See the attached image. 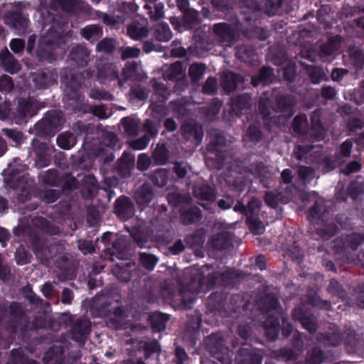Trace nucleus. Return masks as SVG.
Wrapping results in <instances>:
<instances>
[{
  "mask_svg": "<svg viewBox=\"0 0 364 364\" xmlns=\"http://www.w3.org/2000/svg\"><path fill=\"white\" fill-rule=\"evenodd\" d=\"M10 360L14 364H34L35 363L28 360L21 348H15L11 351Z\"/></svg>",
  "mask_w": 364,
  "mask_h": 364,
  "instance_id": "64",
  "label": "nucleus"
},
{
  "mask_svg": "<svg viewBox=\"0 0 364 364\" xmlns=\"http://www.w3.org/2000/svg\"><path fill=\"white\" fill-rule=\"evenodd\" d=\"M60 176L56 169H49L43 174L42 182L50 186L60 187Z\"/></svg>",
  "mask_w": 364,
  "mask_h": 364,
  "instance_id": "58",
  "label": "nucleus"
},
{
  "mask_svg": "<svg viewBox=\"0 0 364 364\" xmlns=\"http://www.w3.org/2000/svg\"><path fill=\"white\" fill-rule=\"evenodd\" d=\"M308 120L306 114H298L292 121L293 131L304 136L309 135V131L307 130Z\"/></svg>",
  "mask_w": 364,
  "mask_h": 364,
  "instance_id": "46",
  "label": "nucleus"
},
{
  "mask_svg": "<svg viewBox=\"0 0 364 364\" xmlns=\"http://www.w3.org/2000/svg\"><path fill=\"white\" fill-rule=\"evenodd\" d=\"M32 255L23 245H19L15 252L14 259L18 265H25L31 262Z\"/></svg>",
  "mask_w": 364,
  "mask_h": 364,
  "instance_id": "53",
  "label": "nucleus"
},
{
  "mask_svg": "<svg viewBox=\"0 0 364 364\" xmlns=\"http://www.w3.org/2000/svg\"><path fill=\"white\" fill-rule=\"evenodd\" d=\"M58 73L53 68H44L32 74V81L37 89H47L57 82Z\"/></svg>",
  "mask_w": 364,
  "mask_h": 364,
  "instance_id": "14",
  "label": "nucleus"
},
{
  "mask_svg": "<svg viewBox=\"0 0 364 364\" xmlns=\"http://www.w3.org/2000/svg\"><path fill=\"white\" fill-rule=\"evenodd\" d=\"M4 21L18 34L25 33L30 22L28 15L24 14L21 11L7 12L4 15Z\"/></svg>",
  "mask_w": 364,
  "mask_h": 364,
  "instance_id": "17",
  "label": "nucleus"
},
{
  "mask_svg": "<svg viewBox=\"0 0 364 364\" xmlns=\"http://www.w3.org/2000/svg\"><path fill=\"white\" fill-rule=\"evenodd\" d=\"M329 294L338 297L341 301H345L348 299V294L343 289L342 284L336 279H331L327 287Z\"/></svg>",
  "mask_w": 364,
  "mask_h": 364,
  "instance_id": "45",
  "label": "nucleus"
},
{
  "mask_svg": "<svg viewBox=\"0 0 364 364\" xmlns=\"http://www.w3.org/2000/svg\"><path fill=\"white\" fill-rule=\"evenodd\" d=\"M161 350V345L157 340L146 342L144 346L145 360H148L151 358H156L158 359Z\"/></svg>",
  "mask_w": 364,
  "mask_h": 364,
  "instance_id": "52",
  "label": "nucleus"
},
{
  "mask_svg": "<svg viewBox=\"0 0 364 364\" xmlns=\"http://www.w3.org/2000/svg\"><path fill=\"white\" fill-rule=\"evenodd\" d=\"M168 177L169 173L168 170L165 168H158L150 174L149 179L154 186L162 188L167 184Z\"/></svg>",
  "mask_w": 364,
  "mask_h": 364,
  "instance_id": "43",
  "label": "nucleus"
},
{
  "mask_svg": "<svg viewBox=\"0 0 364 364\" xmlns=\"http://www.w3.org/2000/svg\"><path fill=\"white\" fill-rule=\"evenodd\" d=\"M225 144V139L220 134L216 135L213 141L207 146V150L213 154L215 157H207L206 164L215 169H220L225 162V155L219 149Z\"/></svg>",
  "mask_w": 364,
  "mask_h": 364,
  "instance_id": "10",
  "label": "nucleus"
},
{
  "mask_svg": "<svg viewBox=\"0 0 364 364\" xmlns=\"http://www.w3.org/2000/svg\"><path fill=\"white\" fill-rule=\"evenodd\" d=\"M69 105L72 107L73 112L75 114H87L90 112V105L86 102L84 95L80 96L77 99L69 100Z\"/></svg>",
  "mask_w": 364,
  "mask_h": 364,
  "instance_id": "47",
  "label": "nucleus"
},
{
  "mask_svg": "<svg viewBox=\"0 0 364 364\" xmlns=\"http://www.w3.org/2000/svg\"><path fill=\"white\" fill-rule=\"evenodd\" d=\"M264 328L267 338L272 341H276L280 331L279 315L268 316L264 321Z\"/></svg>",
  "mask_w": 364,
  "mask_h": 364,
  "instance_id": "28",
  "label": "nucleus"
},
{
  "mask_svg": "<svg viewBox=\"0 0 364 364\" xmlns=\"http://www.w3.org/2000/svg\"><path fill=\"white\" fill-rule=\"evenodd\" d=\"M200 23L198 14L194 10L188 11L183 14L181 23L187 30L194 28Z\"/></svg>",
  "mask_w": 364,
  "mask_h": 364,
  "instance_id": "49",
  "label": "nucleus"
},
{
  "mask_svg": "<svg viewBox=\"0 0 364 364\" xmlns=\"http://www.w3.org/2000/svg\"><path fill=\"white\" fill-rule=\"evenodd\" d=\"M116 50V41L112 38H105L96 46V51L106 54H112Z\"/></svg>",
  "mask_w": 364,
  "mask_h": 364,
  "instance_id": "56",
  "label": "nucleus"
},
{
  "mask_svg": "<svg viewBox=\"0 0 364 364\" xmlns=\"http://www.w3.org/2000/svg\"><path fill=\"white\" fill-rule=\"evenodd\" d=\"M181 136L188 141L199 145L203 138V126L193 120L184 122L180 128Z\"/></svg>",
  "mask_w": 364,
  "mask_h": 364,
  "instance_id": "13",
  "label": "nucleus"
},
{
  "mask_svg": "<svg viewBox=\"0 0 364 364\" xmlns=\"http://www.w3.org/2000/svg\"><path fill=\"white\" fill-rule=\"evenodd\" d=\"M318 343L327 346H338L341 343L342 338L339 333H319L317 336Z\"/></svg>",
  "mask_w": 364,
  "mask_h": 364,
  "instance_id": "44",
  "label": "nucleus"
},
{
  "mask_svg": "<svg viewBox=\"0 0 364 364\" xmlns=\"http://www.w3.org/2000/svg\"><path fill=\"white\" fill-rule=\"evenodd\" d=\"M9 318L6 323L7 330L12 333L18 331H28L30 326V318L26 314L21 304L13 301L9 306Z\"/></svg>",
  "mask_w": 364,
  "mask_h": 364,
  "instance_id": "6",
  "label": "nucleus"
},
{
  "mask_svg": "<svg viewBox=\"0 0 364 364\" xmlns=\"http://www.w3.org/2000/svg\"><path fill=\"white\" fill-rule=\"evenodd\" d=\"M323 359V353L318 347H314L307 353L304 361H299L296 364H321Z\"/></svg>",
  "mask_w": 364,
  "mask_h": 364,
  "instance_id": "55",
  "label": "nucleus"
},
{
  "mask_svg": "<svg viewBox=\"0 0 364 364\" xmlns=\"http://www.w3.org/2000/svg\"><path fill=\"white\" fill-rule=\"evenodd\" d=\"M134 163V159L129 157L126 152H124L122 157L118 160L114 171L120 177L127 178L131 175Z\"/></svg>",
  "mask_w": 364,
  "mask_h": 364,
  "instance_id": "31",
  "label": "nucleus"
},
{
  "mask_svg": "<svg viewBox=\"0 0 364 364\" xmlns=\"http://www.w3.org/2000/svg\"><path fill=\"white\" fill-rule=\"evenodd\" d=\"M294 321H299L310 334H314L318 328L317 318L303 306L295 308L291 312Z\"/></svg>",
  "mask_w": 364,
  "mask_h": 364,
  "instance_id": "12",
  "label": "nucleus"
},
{
  "mask_svg": "<svg viewBox=\"0 0 364 364\" xmlns=\"http://www.w3.org/2000/svg\"><path fill=\"white\" fill-rule=\"evenodd\" d=\"M207 351L222 364H232L233 352L225 343L220 333H211L204 339Z\"/></svg>",
  "mask_w": 364,
  "mask_h": 364,
  "instance_id": "4",
  "label": "nucleus"
},
{
  "mask_svg": "<svg viewBox=\"0 0 364 364\" xmlns=\"http://www.w3.org/2000/svg\"><path fill=\"white\" fill-rule=\"evenodd\" d=\"M311 129L309 135L318 140L323 135V124L320 119L318 110L313 112L310 117Z\"/></svg>",
  "mask_w": 364,
  "mask_h": 364,
  "instance_id": "41",
  "label": "nucleus"
},
{
  "mask_svg": "<svg viewBox=\"0 0 364 364\" xmlns=\"http://www.w3.org/2000/svg\"><path fill=\"white\" fill-rule=\"evenodd\" d=\"M66 79L67 77L65 78L64 82L65 84V92L68 100L77 99L80 96H82L80 83L77 77L71 75L70 80H66Z\"/></svg>",
  "mask_w": 364,
  "mask_h": 364,
  "instance_id": "35",
  "label": "nucleus"
},
{
  "mask_svg": "<svg viewBox=\"0 0 364 364\" xmlns=\"http://www.w3.org/2000/svg\"><path fill=\"white\" fill-rule=\"evenodd\" d=\"M92 323L89 318L80 316L71 322L69 333L77 342L83 341L91 332Z\"/></svg>",
  "mask_w": 364,
  "mask_h": 364,
  "instance_id": "16",
  "label": "nucleus"
},
{
  "mask_svg": "<svg viewBox=\"0 0 364 364\" xmlns=\"http://www.w3.org/2000/svg\"><path fill=\"white\" fill-rule=\"evenodd\" d=\"M168 320L169 315L161 312H154L149 317L151 330L154 333L165 330Z\"/></svg>",
  "mask_w": 364,
  "mask_h": 364,
  "instance_id": "38",
  "label": "nucleus"
},
{
  "mask_svg": "<svg viewBox=\"0 0 364 364\" xmlns=\"http://www.w3.org/2000/svg\"><path fill=\"white\" fill-rule=\"evenodd\" d=\"M178 212L181 223L185 225L198 223L203 218L202 210L198 206L191 204L181 205Z\"/></svg>",
  "mask_w": 364,
  "mask_h": 364,
  "instance_id": "21",
  "label": "nucleus"
},
{
  "mask_svg": "<svg viewBox=\"0 0 364 364\" xmlns=\"http://www.w3.org/2000/svg\"><path fill=\"white\" fill-rule=\"evenodd\" d=\"M77 179L70 173H65L60 176V187L64 191H71L77 188Z\"/></svg>",
  "mask_w": 364,
  "mask_h": 364,
  "instance_id": "60",
  "label": "nucleus"
},
{
  "mask_svg": "<svg viewBox=\"0 0 364 364\" xmlns=\"http://www.w3.org/2000/svg\"><path fill=\"white\" fill-rule=\"evenodd\" d=\"M44 27L49 26L38 44L36 57L41 62L53 63L56 60V48L65 45V22L50 11L43 13Z\"/></svg>",
  "mask_w": 364,
  "mask_h": 364,
  "instance_id": "1",
  "label": "nucleus"
},
{
  "mask_svg": "<svg viewBox=\"0 0 364 364\" xmlns=\"http://www.w3.org/2000/svg\"><path fill=\"white\" fill-rule=\"evenodd\" d=\"M30 241L33 253L42 262L53 259L52 252L55 247L48 246L43 239L36 234L31 236Z\"/></svg>",
  "mask_w": 364,
  "mask_h": 364,
  "instance_id": "19",
  "label": "nucleus"
},
{
  "mask_svg": "<svg viewBox=\"0 0 364 364\" xmlns=\"http://www.w3.org/2000/svg\"><path fill=\"white\" fill-rule=\"evenodd\" d=\"M240 82H243V77L240 74L230 71L223 75L221 86L225 92H231L236 90Z\"/></svg>",
  "mask_w": 364,
  "mask_h": 364,
  "instance_id": "32",
  "label": "nucleus"
},
{
  "mask_svg": "<svg viewBox=\"0 0 364 364\" xmlns=\"http://www.w3.org/2000/svg\"><path fill=\"white\" fill-rule=\"evenodd\" d=\"M56 141L59 147L68 150L76 144V138L72 133H63L58 136Z\"/></svg>",
  "mask_w": 364,
  "mask_h": 364,
  "instance_id": "57",
  "label": "nucleus"
},
{
  "mask_svg": "<svg viewBox=\"0 0 364 364\" xmlns=\"http://www.w3.org/2000/svg\"><path fill=\"white\" fill-rule=\"evenodd\" d=\"M154 162L159 165H164L168 160V151L165 144H158L152 153Z\"/></svg>",
  "mask_w": 364,
  "mask_h": 364,
  "instance_id": "48",
  "label": "nucleus"
},
{
  "mask_svg": "<svg viewBox=\"0 0 364 364\" xmlns=\"http://www.w3.org/2000/svg\"><path fill=\"white\" fill-rule=\"evenodd\" d=\"M263 355L252 345L242 343L236 355L237 364H262Z\"/></svg>",
  "mask_w": 364,
  "mask_h": 364,
  "instance_id": "15",
  "label": "nucleus"
},
{
  "mask_svg": "<svg viewBox=\"0 0 364 364\" xmlns=\"http://www.w3.org/2000/svg\"><path fill=\"white\" fill-rule=\"evenodd\" d=\"M348 53L353 66L357 69H362L364 66V52L353 47L349 48Z\"/></svg>",
  "mask_w": 364,
  "mask_h": 364,
  "instance_id": "54",
  "label": "nucleus"
},
{
  "mask_svg": "<svg viewBox=\"0 0 364 364\" xmlns=\"http://www.w3.org/2000/svg\"><path fill=\"white\" fill-rule=\"evenodd\" d=\"M228 293L224 291H214L206 301L207 309L211 313L222 314L225 310Z\"/></svg>",
  "mask_w": 364,
  "mask_h": 364,
  "instance_id": "23",
  "label": "nucleus"
},
{
  "mask_svg": "<svg viewBox=\"0 0 364 364\" xmlns=\"http://www.w3.org/2000/svg\"><path fill=\"white\" fill-rule=\"evenodd\" d=\"M363 243H364V233L352 232L336 240L334 247L338 252H342L346 249L356 250Z\"/></svg>",
  "mask_w": 364,
  "mask_h": 364,
  "instance_id": "20",
  "label": "nucleus"
},
{
  "mask_svg": "<svg viewBox=\"0 0 364 364\" xmlns=\"http://www.w3.org/2000/svg\"><path fill=\"white\" fill-rule=\"evenodd\" d=\"M206 65L202 63H194L190 65L188 74L192 82L199 81L205 74Z\"/></svg>",
  "mask_w": 364,
  "mask_h": 364,
  "instance_id": "63",
  "label": "nucleus"
},
{
  "mask_svg": "<svg viewBox=\"0 0 364 364\" xmlns=\"http://www.w3.org/2000/svg\"><path fill=\"white\" fill-rule=\"evenodd\" d=\"M256 304L261 312L269 313L274 310L279 315L282 313L278 291L276 289H264L259 295Z\"/></svg>",
  "mask_w": 364,
  "mask_h": 364,
  "instance_id": "8",
  "label": "nucleus"
},
{
  "mask_svg": "<svg viewBox=\"0 0 364 364\" xmlns=\"http://www.w3.org/2000/svg\"><path fill=\"white\" fill-rule=\"evenodd\" d=\"M252 97L250 94L242 93L231 98V112L236 116H240L243 111L251 109Z\"/></svg>",
  "mask_w": 364,
  "mask_h": 364,
  "instance_id": "26",
  "label": "nucleus"
},
{
  "mask_svg": "<svg viewBox=\"0 0 364 364\" xmlns=\"http://www.w3.org/2000/svg\"><path fill=\"white\" fill-rule=\"evenodd\" d=\"M210 245L215 250H226L232 246V235L228 231L215 234L210 240Z\"/></svg>",
  "mask_w": 364,
  "mask_h": 364,
  "instance_id": "27",
  "label": "nucleus"
},
{
  "mask_svg": "<svg viewBox=\"0 0 364 364\" xmlns=\"http://www.w3.org/2000/svg\"><path fill=\"white\" fill-rule=\"evenodd\" d=\"M159 257L154 255L146 252L139 253V263L145 269L148 271H152L159 262Z\"/></svg>",
  "mask_w": 364,
  "mask_h": 364,
  "instance_id": "51",
  "label": "nucleus"
},
{
  "mask_svg": "<svg viewBox=\"0 0 364 364\" xmlns=\"http://www.w3.org/2000/svg\"><path fill=\"white\" fill-rule=\"evenodd\" d=\"M193 193L196 198L210 202L214 201L216 197L215 188L208 184L196 186L193 189Z\"/></svg>",
  "mask_w": 364,
  "mask_h": 364,
  "instance_id": "39",
  "label": "nucleus"
},
{
  "mask_svg": "<svg viewBox=\"0 0 364 364\" xmlns=\"http://www.w3.org/2000/svg\"><path fill=\"white\" fill-rule=\"evenodd\" d=\"M81 36L90 43L98 41L103 34L102 28L100 26L91 24L85 26L80 30Z\"/></svg>",
  "mask_w": 364,
  "mask_h": 364,
  "instance_id": "40",
  "label": "nucleus"
},
{
  "mask_svg": "<svg viewBox=\"0 0 364 364\" xmlns=\"http://www.w3.org/2000/svg\"><path fill=\"white\" fill-rule=\"evenodd\" d=\"M236 57L242 62L253 64L257 59V55L252 46L242 45L237 48Z\"/></svg>",
  "mask_w": 364,
  "mask_h": 364,
  "instance_id": "37",
  "label": "nucleus"
},
{
  "mask_svg": "<svg viewBox=\"0 0 364 364\" xmlns=\"http://www.w3.org/2000/svg\"><path fill=\"white\" fill-rule=\"evenodd\" d=\"M237 277V273L232 269H227L223 272L213 271L209 273L206 277H202L199 278L196 291L197 294H199L203 290H210L216 286L232 287Z\"/></svg>",
  "mask_w": 364,
  "mask_h": 364,
  "instance_id": "2",
  "label": "nucleus"
},
{
  "mask_svg": "<svg viewBox=\"0 0 364 364\" xmlns=\"http://www.w3.org/2000/svg\"><path fill=\"white\" fill-rule=\"evenodd\" d=\"M39 107L36 101L31 97H20L15 104L11 114V121L17 124L26 123L37 114Z\"/></svg>",
  "mask_w": 364,
  "mask_h": 364,
  "instance_id": "7",
  "label": "nucleus"
},
{
  "mask_svg": "<svg viewBox=\"0 0 364 364\" xmlns=\"http://www.w3.org/2000/svg\"><path fill=\"white\" fill-rule=\"evenodd\" d=\"M65 350L63 346H53L45 353L43 361L45 364H63Z\"/></svg>",
  "mask_w": 364,
  "mask_h": 364,
  "instance_id": "30",
  "label": "nucleus"
},
{
  "mask_svg": "<svg viewBox=\"0 0 364 364\" xmlns=\"http://www.w3.org/2000/svg\"><path fill=\"white\" fill-rule=\"evenodd\" d=\"M118 183L119 181L116 177H107L105 178L104 183L100 187V190L105 193L108 201H110L111 199L115 196V192L113 188L117 187Z\"/></svg>",
  "mask_w": 364,
  "mask_h": 364,
  "instance_id": "59",
  "label": "nucleus"
},
{
  "mask_svg": "<svg viewBox=\"0 0 364 364\" xmlns=\"http://www.w3.org/2000/svg\"><path fill=\"white\" fill-rule=\"evenodd\" d=\"M323 208V204L316 200L314 205L308 210L307 219L312 223H315L317 220H322Z\"/></svg>",
  "mask_w": 364,
  "mask_h": 364,
  "instance_id": "61",
  "label": "nucleus"
},
{
  "mask_svg": "<svg viewBox=\"0 0 364 364\" xmlns=\"http://www.w3.org/2000/svg\"><path fill=\"white\" fill-rule=\"evenodd\" d=\"M110 305L111 302L107 301L104 296H96L93 301L92 308L97 309L98 316H104L109 312Z\"/></svg>",
  "mask_w": 364,
  "mask_h": 364,
  "instance_id": "62",
  "label": "nucleus"
},
{
  "mask_svg": "<svg viewBox=\"0 0 364 364\" xmlns=\"http://www.w3.org/2000/svg\"><path fill=\"white\" fill-rule=\"evenodd\" d=\"M134 265L131 263L117 264L112 269L113 274L117 279L124 283L129 282L132 277Z\"/></svg>",
  "mask_w": 364,
  "mask_h": 364,
  "instance_id": "33",
  "label": "nucleus"
},
{
  "mask_svg": "<svg viewBox=\"0 0 364 364\" xmlns=\"http://www.w3.org/2000/svg\"><path fill=\"white\" fill-rule=\"evenodd\" d=\"M240 24L238 19L234 25L226 22L217 23L213 24L212 30L222 43H233L237 40Z\"/></svg>",
  "mask_w": 364,
  "mask_h": 364,
  "instance_id": "11",
  "label": "nucleus"
},
{
  "mask_svg": "<svg viewBox=\"0 0 364 364\" xmlns=\"http://www.w3.org/2000/svg\"><path fill=\"white\" fill-rule=\"evenodd\" d=\"M78 4L76 0H50L48 4V9H46L41 12V17L43 18V13L46 11H50L53 15L60 18L62 21H64L66 23L65 29L68 27V22L64 18L59 16L57 12L59 9L64 11L74 12L77 9Z\"/></svg>",
  "mask_w": 364,
  "mask_h": 364,
  "instance_id": "22",
  "label": "nucleus"
},
{
  "mask_svg": "<svg viewBox=\"0 0 364 364\" xmlns=\"http://www.w3.org/2000/svg\"><path fill=\"white\" fill-rule=\"evenodd\" d=\"M154 37L159 42H167L172 38V32L168 23L162 22L153 28Z\"/></svg>",
  "mask_w": 364,
  "mask_h": 364,
  "instance_id": "42",
  "label": "nucleus"
},
{
  "mask_svg": "<svg viewBox=\"0 0 364 364\" xmlns=\"http://www.w3.org/2000/svg\"><path fill=\"white\" fill-rule=\"evenodd\" d=\"M96 77L101 83H105V81H112L118 80L119 73L112 67V65L107 63L102 66L97 67Z\"/></svg>",
  "mask_w": 364,
  "mask_h": 364,
  "instance_id": "34",
  "label": "nucleus"
},
{
  "mask_svg": "<svg viewBox=\"0 0 364 364\" xmlns=\"http://www.w3.org/2000/svg\"><path fill=\"white\" fill-rule=\"evenodd\" d=\"M65 122L64 115L61 111L51 109L34 125L36 134L39 136L50 137L60 130Z\"/></svg>",
  "mask_w": 364,
  "mask_h": 364,
  "instance_id": "3",
  "label": "nucleus"
},
{
  "mask_svg": "<svg viewBox=\"0 0 364 364\" xmlns=\"http://www.w3.org/2000/svg\"><path fill=\"white\" fill-rule=\"evenodd\" d=\"M262 207V200L257 198H252L247 205L246 224L253 234H260L264 227L259 218V213Z\"/></svg>",
  "mask_w": 364,
  "mask_h": 364,
  "instance_id": "9",
  "label": "nucleus"
},
{
  "mask_svg": "<svg viewBox=\"0 0 364 364\" xmlns=\"http://www.w3.org/2000/svg\"><path fill=\"white\" fill-rule=\"evenodd\" d=\"M135 208L132 199L124 195L120 196L114 202V213L117 217L127 221L134 215Z\"/></svg>",
  "mask_w": 364,
  "mask_h": 364,
  "instance_id": "18",
  "label": "nucleus"
},
{
  "mask_svg": "<svg viewBox=\"0 0 364 364\" xmlns=\"http://www.w3.org/2000/svg\"><path fill=\"white\" fill-rule=\"evenodd\" d=\"M154 192L151 185L144 183L134 192V198L139 208L144 209L153 200Z\"/></svg>",
  "mask_w": 364,
  "mask_h": 364,
  "instance_id": "25",
  "label": "nucleus"
},
{
  "mask_svg": "<svg viewBox=\"0 0 364 364\" xmlns=\"http://www.w3.org/2000/svg\"><path fill=\"white\" fill-rule=\"evenodd\" d=\"M70 58L78 66L84 67L90 60V53L85 47L77 45L72 48Z\"/></svg>",
  "mask_w": 364,
  "mask_h": 364,
  "instance_id": "36",
  "label": "nucleus"
},
{
  "mask_svg": "<svg viewBox=\"0 0 364 364\" xmlns=\"http://www.w3.org/2000/svg\"><path fill=\"white\" fill-rule=\"evenodd\" d=\"M306 70L313 84H318L326 79V73L322 68L314 65H306Z\"/></svg>",
  "mask_w": 364,
  "mask_h": 364,
  "instance_id": "50",
  "label": "nucleus"
},
{
  "mask_svg": "<svg viewBox=\"0 0 364 364\" xmlns=\"http://www.w3.org/2000/svg\"><path fill=\"white\" fill-rule=\"evenodd\" d=\"M101 241L105 245V254L110 256L111 260H114L113 257L122 259L127 255V240L124 236L108 231L103 233Z\"/></svg>",
  "mask_w": 364,
  "mask_h": 364,
  "instance_id": "5",
  "label": "nucleus"
},
{
  "mask_svg": "<svg viewBox=\"0 0 364 364\" xmlns=\"http://www.w3.org/2000/svg\"><path fill=\"white\" fill-rule=\"evenodd\" d=\"M0 60L4 69L11 74L17 73L21 69V65L18 61L15 59L7 48L1 51Z\"/></svg>",
  "mask_w": 364,
  "mask_h": 364,
  "instance_id": "29",
  "label": "nucleus"
},
{
  "mask_svg": "<svg viewBox=\"0 0 364 364\" xmlns=\"http://www.w3.org/2000/svg\"><path fill=\"white\" fill-rule=\"evenodd\" d=\"M296 104V100L294 96L291 95H279L275 98V111L290 118L294 114Z\"/></svg>",
  "mask_w": 364,
  "mask_h": 364,
  "instance_id": "24",
  "label": "nucleus"
}]
</instances>
